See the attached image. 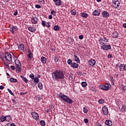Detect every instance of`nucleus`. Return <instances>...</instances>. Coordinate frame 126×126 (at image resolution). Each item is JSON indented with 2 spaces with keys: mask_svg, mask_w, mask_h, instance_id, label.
Listing matches in <instances>:
<instances>
[{
  "mask_svg": "<svg viewBox=\"0 0 126 126\" xmlns=\"http://www.w3.org/2000/svg\"><path fill=\"white\" fill-rule=\"evenodd\" d=\"M67 63L68 64H69V65H71V64H72V60H71V59H68L67 61Z\"/></svg>",
  "mask_w": 126,
  "mask_h": 126,
  "instance_id": "nucleus-39",
  "label": "nucleus"
},
{
  "mask_svg": "<svg viewBox=\"0 0 126 126\" xmlns=\"http://www.w3.org/2000/svg\"><path fill=\"white\" fill-rule=\"evenodd\" d=\"M99 88L102 90L108 91V90L111 88V85H110V84H106V85H100Z\"/></svg>",
  "mask_w": 126,
  "mask_h": 126,
  "instance_id": "nucleus-3",
  "label": "nucleus"
},
{
  "mask_svg": "<svg viewBox=\"0 0 126 126\" xmlns=\"http://www.w3.org/2000/svg\"><path fill=\"white\" fill-rule=\"evenodd\" d=\"M15 63L16 66L21 65V63H20V61H19L17 59L15 60Z\"/></svg>",
  "mask_w": 126,
  "mask_h": 126,
  "instance_id": "nucleus-26",
  "label": "nucleus"
},
{
  "mask_svg": "<svg viewBox=\"0 0 126 126\" xmlns=\"http://www.w3.org/2000/svg\"><path fill=\"white\" fill-rule=\"evenodd\" d=\"M101 49L103 51H108L109 50H111V49H112V47H111L110 45H104L101 46Z\"/></svg>",
  "mask_w": 126,
  "mask_h": 126,
  "instance_id": "nucleus-7",
  "label": "nucleus"
},
{
  "mask_svg": "<svg viewBox=\"0 0 126 126\" xmlns=\"http://www.w3.org/2000/svg\"><path fill=\"white\" fill-rule=\"evenodd\" d=\"M112 58H113V56L111 54H108V59H112Z\"/></svg>",
  "mask_w": 126,
  "mask_h": 126,
  "instance_id": "nucleus-57",
  "label": "nucleus"
},
{
  "mask_svg": "<svg viewBox=\"0 0 126 126\" xmlns=\"http://www.w3.org/2000/svg\"><path fill=\"white\" fill-rule=\"evenodd\" d=\"M102 111L104 115L105 116H107L108 114H109V111H108V108H107V106H104L102 107Z\"/></svg>",
  "mask_w": 126,
  "mask_h": 126,
  "instance_id": "nucleus-12",
  "label": "nucleus"
},
{
  "mask_svg": "<svg viewBox=\"0 0 126 126\" xmlns=\"http://www.w3.org/2000/svg\"><path fill=\"white\" fill-rule=\"evenodd\" d=\"M33 80L34 83H39V79L38 78L35 77Z\"/></svg>",
  "mask_w": 126,
  "mask_h": 126,
  "instance_id": "nucleus-42",
  "label": "nucleus"
},
{
  "mask_svg": "<svg viewBox=\"0 0 126 126\" xmlns=\"http://www.w3.org/2000/svg\"><path fill=\"white\" fill-rule=\"evenodd\" d=\"M10 68H11V69H12V70H15V66H14V65H11Z\"/></svg>",
  "mask_w": 126,
  "mask_h": 126,
  "instance_id": "nucleus-54",
  "label": "nucleus"
},
{
  "mask_svg": "<svg viewBox=\"0 0 126 126\" xmlns=\"http://www.w3.org/2000/svg\"><path fill=\"white\" fill-rule=\"evenodd\" d=\"M53 80H62L64 79V74L61 70H56L52 73Z\"/></svg>",
  "mask_w": 126,
  "mask_h": 126,
  "instance_id": "nucleus-1",
  "label": "nucleus"
},
{
  "mask_svg": "<svg viewBox=\"0 0 126 126\" xmlns=\"http://www.w3.org/2000/svg\"><path fill=\"white\" fill-rule=\"evenodd\" d=\"M51 51H56V48H51Z\"/></svg>",
  "mask_w": 126,
  "mask_h": 126,
  "instance_id": "nucleus-62",
  "label": "nucleus"
},
{
  "mask_svg": "<svg viewBox=\"0 0 126 126\" xmlns=\"http://www.w3.org/2000/svg\"><path fill=\"white\" fill-rule=\"evenodd\" d=\"M57 13V11L55 10H52L51 12V14H52V15H55V14Z\"/></svg>",
  "mask_w": 126,
  "mask_h": 126,
  "instance_id": "nucleus-49",
  "label": "nucleus"
},
{
  "mask_svg": "<svg viewBox=\"0 0 126 126\" xmlns=\"http://www.w3.org/2000/svg\"><path fill=\"white\" fill-rule=\"evenodd\" d=\"M121 88H122L123 92H125L126 90V86L124 85H121Z\"/></svg>",
  "mask_w": 126,
  "mask_h": 126,
  "instance_id": "nucleus-33",
  "label": "nucleus"
},
{
  "mask_svg": "<svg viewBox=\"0 0 126 126\" xmlns=\"http://www.w3.org/2000/svg\"><path fill=\"white\" fill-rule=\"evenodd\" d=\"M25 94H27V93H20V95H21L22 96H23V95H24Z\"/></svg>",
  "mask_w": 126,
  "mask_h": 126,
  "instance_id": "nucleus-61",
  "label": "nucleus"
},
{
  "mask_svg": "<svg viewBox=\"0 0 126 126\" xmlns=\"http://www.w3.org/2000/svg\"><path fill=\"white\" fill-rule=\"evenodd\" d=\"M96 126H102V125L101 124H99V123H97L96 124Z\"/></svg>",
  "mask_w": 126,
  "mask_h": 126,
  "instance_id": "nucleus-63",
  "label": "nucleus"
},
{
  "mask_svg": "<svg viewBox=\"0 0 126 126\" xmlns=\"http://www.w3.org/2000/svg\"><path fill=\"white\" fill-rule=\"evenodd\" d=\"M81 16H82V17H83L84 18H87V17H88V14L84 12L81 13Z\"/></svg>",
  "mask_w": 126,
  "mask_h": 126,
  "instance_id": "nucleus-25",
  "label": "nucleus"
},
{
  "mask_svg": "<svg viewBox=\"0 0 126 126\" xmlns=\"http://www.w3.org/2000/svg\"><path fill=\"white\" fill-rule=\"evenodd\" d=\"M108 42L107 38L105 37L100 38L98 40V43L101 45V46H104V45H106V43Z\"/></svg>",
  "mask_w": 126,
  "mask_h": 126,
  "instance_id": "nucleus-5",
  "label": "nucleus"
},
{
  "mask_svg": "<svg viewBox=\"0 0 126 126\" xmlns=\"http://www.w3.org/2000/svg\"><path fill=\"white\" fill-rule=\"evenodd\" d=\"M47 23V22H46V21L42 20L41 22V25H42L43 27H46Z\"/></svg>",
  "mask_w": 126,
  "mask_h": 126,
  "instance_id": "nucleus-37",
  "label": "nucleus"
},
{
  "mask_svg": "<svg viewBox=\"0 0 126 126\" xmlns=\"http://www.w3.org/2000/svg\"><path fill=\"white\" fill-rule=\"evenodd\" d=\"M78 75H79L80 76H82L83 74H84V72H82V71H79L77 73Z\"/></svg>",
  "mask_w": 126,
  "mask_h": 126,
  "instance_id": "nucleus-46",
  "label": "nucleus"
},
{
  "mask_svg": "<svg viewBox=\"0 0 126 126\" xmlns=\"http://www.w3.org/2000/svg\"><path fill=\"white\" fill-rule=\"evenodd\" d=\"M84 122L85 123V124H88V123L89 122V120H88V119H85Z\"/></svg>",
  "mask_w": 126,
  "mask_h": 126,
  "instance_id": "nucleus-53",
  "label": "nucleus"
},
{
  "mask_svg": "<svg viewBox=\"0 0 126 126\" xmlns=\"http://www.w3.org/2000/svg\"><path fill=\"white\" fill-rule=\"evenodd\" d=\"M121 111L122 113H125L126 111V106H122L121 107Z\"/></svg>",
  "mask_w": 126,
  "mask_h": 126,
  "instance_id": "nucleus-29",
  "label": "nucleus"
},
{
  "mask_svg": "<svg viewBox=\"0 0 126 126\" xmlns=\"http://www.w3.org/2000/svg\"><path fill=\"white\" fill-rule=\"evenodd\" d=\"M28 30L30 31V32H35V31H36V29H33L31 26L28 27Z\"/></svg>",
  "mask_w": 126,
  "mask_h": 126,
  "instance_id": "nucleus-28",
  "label": "nucleus"
},
{
  "mask_svg": "<svg viewBox=\"0 0 126 126\" xmlns=\"http://www.w3.org/2000/svg\"><path fill=\"white\" fill-rule=\"evenodd\" d=\"M9 28H10V32H11V33L13 34H15V32L18 30V28L13 25H10L9 26Z\"/></svg>",
  "mask_w": 126,
  "mask_h": 126,
  "instance_id": "nucleus-6",
  "label": "nucleus"
},
{
  "mask_svg": "<svg viewBox=\"0 0 126 126\" xmlns=\"http://www.w3.org/2000/svg\"><path fill=\"white\" fill-rule=\"evenodd\" d=\"M39 124H40V125H41V126H46V122H45V121H44V120H41V121L39 122Z\"/></svg>",
  "mask_w": 126,
  "mask_h": 126,
  "instance_id": "nucleus-32",
  "label": "nucleus"
},
{
  "mask_svg": "<svg viewBox=\"0 0 126 126\" xmlns=\"http://www.w3.org/2000/svg\"><path fill=\"white\" fill-rule=\"evenodd\" d=\"M45 26H46V27H48V28H49V27H51V25L48 22L47 23Z\"/></svg>",
  "mask_w": 126,
  "mask_h": 126,
  "instance_id": "nucleus-58",
  "label": "nucleus"
},
{
  "mask_svg": "<svg viewBox=\"0 0 126 126\" xmlns=\"http://www.w3.org/2000/svg\"><path fill=\"white\" fill-rule=\"evenodd\" d=\"M28 53H29V54H28V58H30V60H32V59H33V54H32L31 50H29L28 51Z\"/></svg>",
  "mask_w": 126,
  "mask_h": 126,
  "instance_id": "nucleus-21",
  "label": "nucleus"
},
{
  "mask_svg": "<svg viewBox=\"0 0 126 126\" xmlns=\"http://www.w3.org/2000/svg\"><path fill=\"white\" fill-rule=\"evenodd\" d=\"M98 103L99 104H103V103H105V100L103 99H100L98 100Z\"/></svg>",
  "mask_w": 126,
  "mask_h": 126,
  "instance_id": "nucleus-45",
  "label": "nucleus"
},
{
  "mask_svg": "<svg viewBox=\"0 0 126 126\" xmlns=\"http://www.w3.org/2000/svg\"><path fill=\"white\" fill-rule=\"evenodd\" d=\"M81 85L82 87L85 88L87 86V83L86 82H82Z\"/></svg>",
  "mask_w": 126,
  "mask_h": 126,
  "instance_id": "nucleus-36",
  "label": "nucleus"
},
{
  "mask_svg": "<svg viewBox=\"0 0 126 126\" xmlns=\"http://www.w3.org/2000/svg\"><path fill=\"white\" fill-rule=\"evenodd\" d=\"M105 124L106 126H113V122H112L111 120H106Z\"/></svg>",
  "mask_w": 126,
  "mask_h": 126,
  "instance_id": "nucleus-18",
  "label": "nucleus"
},
{
  "mask_svg": "<svg viewBox=\"0 0 126 126\" xmlns=\"http://www.w3.org/2000/svg\"><path fill=\"white\" fill-rule=\"evenodd\" d=\"M32 116L33 119L35 121L39 120V114L36 112H32Z\"/></svg>",
  "mask_w": 126,
  "mask_h": 126,
  "instance_id": "nucleus-10",
  "label": "nucleus"
},
{
  "mask_svg": "<svg viewBox=\"0 0 126 126\" xmlns=\"http://www.w3.org/2000/svg\"><path fill=\"white\" fill-rule=\"evenodd\" d=\"M112 1L113 4H114L115 8H118V7L120 6V4H121V3H120V1L118 0H112Z\"/></svg>",
  "mask_w": 126,
  "mask_h": 126,
  "instance_id": "nucleus-8",
  "label": "nucleus"
},
{
  "mask_svg": "<svg viewBox=\"0 0 126 126\" xmlns=\"http://www.w3.org/2000/svg\"><path fill=\"white\" fill-rule=\"evenodd\" d=\"M29 77L31 78L32 80H33L35 78V76L34 75V74L31 73V74H30Z\"/></svg>",
  "mask_w": 126,
  "mask_h": 126,
  "instance_id": "nucleus-43",
  "label": "nucleus"
},
{
  "mask_svg": "<svg viewBox=\"0 0 126 126\" xmlns=\"http://www.w3.org/2000/svg\"><path fill=\"white\" fill-rule=\"evenodd\" d=\"M18 14V11L17 10H16L14 13V15L16 16Z\"/></svg>",
  "mask_w": 126,
  "mask_h": 126,
  "instance_id": "nucleus-50",
  "label": "nucleus"
},
{
  "mask_svg": "<svg viewBox=\"0 0 126 126\" xmlns=\"http://www.w3.org/2000/svg\"><path fill=\"white\" fill-rule=\"evenodd\" d=\"M70 13L72 15H76V11L74 9L71 10Z\"/></svg>",
  "mask_w": 126,
  "mask_h": 126,
  "instance_id": "nucleus-41",
  "label": "nucleus"
},
{
  "mask_svg": "<svg viewBox=\"0 0 126 126\" xmlns=\"http://www.w3.org/2000/svg\"><path fill=\"white\" fill-rule=\"evenodd\" d=\"M10 121H11V117L10 116H6V122H9Z\"/></svg>",
  "mask_w": 126,
  "mask_h": 126,
  "instance_id": "nucleus-35",
  "label": "nucleus"
},
{
  "mask_svg": "<svg viewBox=\"0 0 126 126\" xmlns=\"http://www.w3.org/2000/svg\"><path fill=\"white\" fill-rule=\"evenodd\" d=\"M36 8H41V5L39 4H36L35 5Z\"/></svg>",
  "mask_w": 126,
  "mask_h": 126,
  "instance_id": "nucleus-55",
  "label": "nucleus"
},
{
  "mask_svg": "<svg viewBox=\"0 0 126 126\" xmlns=\"http://www.w3.org/2000/svg\"><path fill=\"white\" fill-rule=\"evenodd\" d=\"M9 81H10V82H13L14 83L17 82V79L14 78H10Z\"/></svg>",
  "mask_w": 126,
  "mask_h": 126,
  "instance_id": "nucleus-30",
  "label": "nucleus"
},
{
  "mask_svg": "<svg viewBox=\"0 0 126 126\" xmlns=\"http://www.w3.org/2000/svg\"><path fill=\"white\" fill-rule=\"evenodd\" d=\"M41 62L42 63H47V59H46V57L43 56L41 57Z\"/></svg>",
  "mask_w": 126,
  "mask_h": 126,
  "instance_id": "nucleus-24",
  "label": "nucleus"
},
{
  "mask_svg": "<svg viewBox=\"0 0 126 126\" xmlns=\"http://www.w3.org/2000/svg\"><path fill=\"white\" fill-rule=\"evenodd\" d=\"M4 88V87H3V86H0V90H3V89Z\"/></svg>",
  "mask_w": 126,
  "mask_h": 126,
  "instance_id": "nucleus-59",
  "label": "nucleus"
},
{
  "mask_svg": "<svg viewBox=\"0 0 126 126\" xmlns=\"http://www.w3.org/2000/svg\"><path fill=\"white\" fill-rule=\"evenodd\" d=\"M20 66H21V65H18L16 66L17 68H16V70L17 73H19V72H21L22 68Z\"/></svg>",
  "mask_w": 126,
  "mask_h": 126,
  "instance_id": "nucleus-19",
  "label": "nucleus"
},
{
  "mask_svg": "<svg viewBox=\"0 0 126 126\" xmlns=\"http://www.w3.org/2000/svg\"><path fill=\"white\" fill-rule=\"evenodd\" d=\"M83 111L84 114H87V113H88V109H87L86 107H83Z\"/></svg>",
  "mask_w": 126,
  "mask_h": 126,
  "instance_id": "nucleus-44",
  "label": "nucleus"
},
{
  "mask_svg": "<svg viewBox=\"0 0 126 126\" xmlns=\"http://www.w3.org/2000/svg\"><path fill=\"white\" fill-rule=\"evenodd\" d=\"M52 110H53V108H49L46 111V113H50V112H52Z\"/></svg>",
  "mask_w": 126,
  "mask_h": 126,
  "instance_id": "nucleus-52",
  "label": "nucleus"
},
{
  "mask_svg": "<svg viewBox=\"0 0 126 126\" xmlns=\"http://www.w3.org/2000/svg\"><path fill=\"white\" fill-rule=\"evenodd\" d=\"M54 61L55 63H58V62H59V57L57 56L54 57Z\"/></svg>",
  "mask_w": 126,
  "mask_h": 126,
  "instance_id": "nucleus-47",
  "label": "nucleus"
},
{
  "mask_svg": "<svg viewBox=\"0 0 126 126\" xmlns=\"http://www.w3.org/2000/svg\"><path fill=\"white\" fill-rule=\"evenodd\" d=\"M113 38H117L119 37V33L117 32H114L112 33Z\"/></svg>",
  "mask_w": 126,
  "mask_h": 126,
  "instance_id": "nucleus-22",
  "label": "nucleus"
},
{
  "mask_svg": "<svg viewBox=\"0 0 126 126\" xmlns=\"http://www.w3.org/2000/svg\"><path fill=\"white\" fill-rule=\"evenodd\" d=\"M10 126H16V125H15V124H14V123H12V124H11Z\"/></svg>",
  "mask_w": 126,
  "mask_h": 126,
  "instance_id": "nucleus-64",
  "label": "nucleus"
},
{
  "mask_svg": "<svg viewBox=\"0 0 126 126\" xmlns=\"http://www.w3.org/2000/svg\"><path fill=\"white\" fill-rule=\"evenodd\" d=\"M0 121L2 122H6V116H2L0 118Z\"/></svg>",
  "mask_w": 126,
  "mask_h": 126,
  "instance_id": "nucleus-27",
  "label": "nucleus"
},
{
  "mask_svg": "<svg viewBox=\"0 0 126 126\" xmlns=\"http://www.w3.org/2000/svg\"><path fill=\"white\" fill-rule=\"evenodd\" d=\"M5 58L8 62H9L10 63L12 62V55L9 52H6L5 53Z\"/></svg>",
  "mask_w": 126,
  "mask_h": 126,
  "instance_id": "nucleus-4",
  "label": "nucleus"
},
{
  "mask_svg": "<svg viewBox=\"0 0 126 126\" xmlns=\"http://www.w3.org/2000/svg\"><path fill=\"white\" fill-rule=\"evenodd\" d=\"M75 62H76L77 63H80V60L77 56L74 55Z\"/></svg>",
  "mask_w": 126,
  "mask_h": 126,
  "instance_id": "nucleus-23",
  "label": "nucleus"
},
{
  "mask_svg": "<svg viewBox=\"0 0 126 126\" xmlns=\"http://www.w3.org/2000/svg\"><path fill=\"white\" fill-rule=\"evenodd\" d=\"M89 64L91 66H94V65L96 64V61L94 60H90L89 62Z\"/></svg>",
  "mask_w": 126,
  "mask_h": 126,
  "instance_id": "nucleus-16",
  "label": "nucleus"
},
{
  "mask_svg": "<svg viewBox=\"0 0 126 126\" xmlns=\"http://www.w3.org/2000/svg\"><path fill=\"white\" fill-rule=\"evenodd\" d=\"M58 97L68 104H72L73 103L72 99L65 94L60 93L59 94Z\"/></svg>",
  "mask_w": 126,
  "mask_h": 126,
  "instance_id": "nucleus-2",
  "label": "nucleus"
},
{
  "mask_svg": "<svg viewBox=\"0 0 126 126\" xmlns=\"http://www.w3.org/2000/svg\"><path fill=\"white\" fill-rule=\"evenodd\" d=\"M54 30L55 31H58V30H60V27L58 25H56L54 27Z\"/></svg>",
  "mask_w": 126,
  "mask_h": 126,
  "instance_id": "nucleus-40",
  "label": "nucleus"
},
{
  "mask_svg": "<svg viewBox=\"0 0 126 126\" xmlns=\"http://www.w3.org/2000/svg\"><path fill=\"white\" fill-rule=\"evenodd\" d=\"M32 23L33 24H37L38 23V19L36 17H32Z\"/></svg>",
  "mask_w": 126,
  "mask_h": 126,
  "instance_id": "nucleus-15",
  "label": "nucleus"
},
{
  "mask_svg": "<svg viewBox=\"0 0 126 126\" xmlns=\"http://www.w3.org/2000/svg\"><path fill=\"white\" fill-rule=\"evenodd\" d=\"M37 83H31V86H32V87H35L36 86Z\"/></svg>",
  "mask_w": 126,
  "mask_h": 126,
  "instance_id": "nucleus-51",
  "label": "nucleus"
},
{
  "mask_svg": "<svg viewBox=\"0 0 126 126\" xmlns=\"http://www.w3.org/2000/svg\"><path fill=\"white\" fill-rule=\"evenodd\" d=\"M102 16L103 17L106 18L107 17H109L110 15L109 14V12H108V11H103L102 13Z\"/></svg>",
  "mask_w": 126,
  "mask_h": 126,
  "instance_id": "nucleus-14",
  "label": "nucleus"
},
{
  "mask_svg": "<svg viewBox=\"0 0 126 126\" xmlns=\"http://www.w3.org/2000/svg\"><path fill=\"white\" fill-rule=\"evenodd\" d=\"M18 49L20 51H24V44L23 43H21L19 45Z\"/></svg>",
  "mask_w": 126,
  "mask_h": 126,
  "instance_id": "nucleus-20",
  "label": "nucleus"
},
{
  "mask_svg": "<svg viewBox=\"0 0 126 126\" xmlns=\"http://www.w3.org/2000/svg\"><path fill=\"white\" fill-rule=\"evenodd\" d=\"M55 5L60 6L62 5V0H53Z\"/></svg>",
  "mask_w": 126,
  "mask_h": 126,
  "instance_id": "nucleus-13",
  "label": "nucleus"
},
{
  "mask_svg": "<svg viewBox=\"0 0 126 126\" xmlns=\"http://www.w3.org/2000/svg\"><path fill=\"white\" fill-rule=\"evenodd\" d=\"M38 2L40 4H46L45 0H38Z\"/></svg>",
  "mask_w": 126,
  "mask_h": 126,
  "instance_id": "nucleus-38",
  "label": "nucleus"
},
{
  "mask_svg": "<svg viewBox=\"0 0 126 126\" xmlns=\"http://www.w3.org/2000/svg\"><path fill=\"white\" fill-rule=\"evenodd\" d=\"M79 66V64L73 62L71 65V67H73V68H78Z\"/></svg>",
  "mask_w": 126,
  "mask_h": 126,
  "instance_id": "nucleus-17",
  "label": "nucleus"
},
{
  "mask_svg": "<svg viewBox=\"0 0 126 126\" xmlns=\"http://www.w3.org/2000/svg\"><path fill=\"white\" fill-rule=\"evenodd\" d=\"M7 91L9 92V93H10V94H11V95H12L13 96H14V94H13V93H12V91H11V90H10V89H7Z\"/></svg>",
  "mask_w": 126,
  "mask_h": 126,
  "instance_id": "nucleus-48",
  "label": "nucleus"
},
{
  "mask_svg": "<svg viewBox=\"0 0 126 126\" xmlns=\"http://www.w3.org/2000/svg\"><path fill=\"white\" fill-rule=\"evenodd\" d=\"M37 85L40 90H42V89H43V85L42 84V83H38Z\"/></svg>",
  "mask_w": 126,
  "mask_h": 126,
  "instance_id": "nucleus-34",
  "label": "nucleus"
},
{
  "mask_svg": "<svg viewBox=\"0 0 126 126\" xmlns=\"http://www.w3.org/2000/svg\"><path fill=\"white\" fill-rule=\"evenodd\" d=\"M100 14H101L100 9L95 10L93 12V15L94 16H100Z\"/></svg>",
  "mask_w": 126,
  "mask_h": 126,
  "instance_id": "nucleus-9",
  "label": "nucleus"
},
{
  "mask_svg": "<svg viewBox=\"0 0 126 126\" xmlns=\"http://www.w3.org/2000/svg\"><path fill=\"white\" fill-rule=\"evenodd\" d=\"M21 78H22V79L23 80V81L26 82V83H27L28 80L27 79V78H26V77H25L24 76L21 75L20 76Z\"/></svg>",
  "mask_w": 126,
  "mask_h": 126,
  "instance_id": "nucleus-31",
  "label": "nucleus"
},
{
  "mask_svg": "<svg viewBox=\"0 0 126 126\" xmlns=\"http://www.w3.org/2000/svg\"><path fill=\"white\" fill-rule=\"evenodd\" d=\"M120 71H126V64H121L120 65Z\"/></svg>",
  "mask_w": 126,
  "mask_h": 126,
  "instance_id": "nucleus-11",
  "label": "nucleus"
},
{
  "mask_svg": "<svg viewBox=\"0 0 126 126\" xmlns=\"http://www.w3.org/2000/svg\"><path fill=\"white\" fill-rule=\"evenodd\" d=\"M79 39H80V40H82L83 39V35H80L79 36Z\"/></svg>",
  "mask_w": 126,
  "mask_h": 126,
  "instance_id": "nucleus-56",
  "label": "nucleus"
},
{
  "mask_svg": "<svg viewBox=\"0 0 126 126\" xmlns=\"http://www.w3.org/2000/svg\"><path fill=\"white\" fill-rule=\"evenodd\" d=\"M49 19H53V16L52 15H50L48 17Z\"/></svg>",
  "mask_w": 126,
  "mask_h": 126,
  "instance_id": "nucleus-60",
  "label": "nucleus"
}]
</instances>
